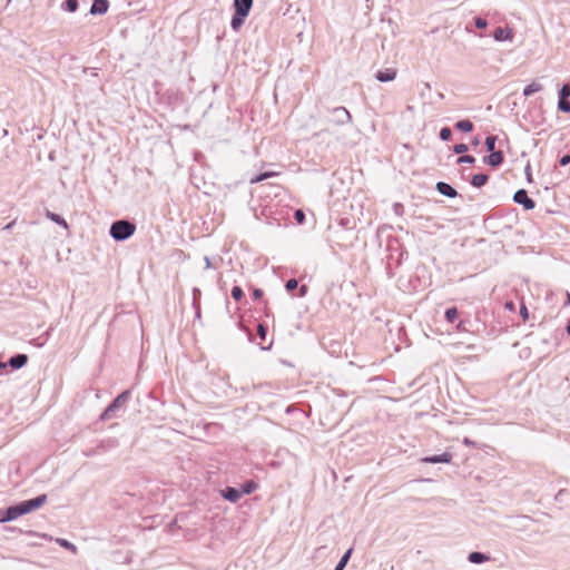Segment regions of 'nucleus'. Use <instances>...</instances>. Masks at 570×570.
<instances>
[{"label": "nucleus", "mask_w": 570, "mask_h": 570, "mask_svg": "<svg viewBox=\"0 0 570 570\" xmlns=\"http://www.w3.org/2000/svg\"><path fill=\"white\" fill-rule=\"evenodd\" d=\"M47 502V495L40 494L33 499L21 501L6 509H0V523L16 520L33 510L41 508Z\"/></svg>", "instance_id": "nucleus-1"}, {"label": "nucleus", "mask_w": 570, "mask_h": 570, "mask_svg": "<svg viewBox=\"0 0 570 570\" xmlns=\"http://www.w3.org/2000/svg\"><path fill=\"white\" fill-rule=\"evenodd\" d=\"M136 232V224L128 219H118L110 225L109 235L116 242L129 239Z\"/></svg>", "instance_id": "nucleus-2"}, {"label": "nucleus", "mask_w": 570, "mask_h": 570, "mask_svg": "<svg viewBox=\"0 0 570 570\" xmlns=\"http://www.w3.org/2000/svg\"><path fill=\"white\" fill-rule=\"evenodd\" d=\"M131 393L129 390L121 392L100 414V421H108L119 416L120 411H125L126 404L129 401Z\"/></svg>", "instance_id": "nucleus-3"}, {"label": "nucleus", "mask_w": 570, "mask_h": 570, "mask_svg": "<svg viewBox=\"0 0 570 570\" xmlns=\"http://www.w3.org/2000/svg\"><path fill=\"white\" fill-rule=\"evenodd\" d=\"M253 7V0H234V14L230 20L233 30L238 31Z\"/></svg>", "instance_id": "nucleus-4"}, {"label": "nucleus", "mask_w": 570, "mask_h": 570, "mask_svg": "<svg viewBox=\"0 0 570 570\" xmlns=\"http://www.w3.org/2000/svg\"><path fill=\"white\" fill-rule=\"evenodd\" d=\"M352 120L350 111L345 107H336L331 110L328 121L331 124L343 126Z\"/></svg>", "instance_id": "nucleus-5"}, {"label": "nucleus", "mask_w": 570, "mask_h": 570, "mask_svg": "<svg viewBox=\"0 0 570 570\" xmlns=\"http://www.w3.org/2000/svg\"><path fill=\"white\" fill-rule=\"evenodd\" d=\"M513 202L521 205L525 210H532L535 207V202L529 197L528 191L523 188L514 193Z\"/></svg>", "instance_id": "nucleus-6"}, {"label": "nucleus", "mask_w": 570, "mask_h": 570, "mask_svg": "<svg viewBox=\"0 0 570 570\" xmlns=\"http://www.w3.org/2000/svg\"><path fill=\"white\" fill-rule=\"evenodd\" d=\"M453 459V454L450 452H443L442 454L429 455L421 459L423 463L436 464V463H450Z\"/></svg>", "instance_id": "nucleus-7"}, {"label": "nucleus", "mask_w": 570, "mask_h": 570, "mask_svg": "<svg viewBox=\"0 0 570 570\" xmlns=\"http://www.w3.org/2000/svg\"><path fill=\"white\" fill-rule=\"evenodd\" d=\"M489 153H490V155H488L483 158V161L487 165H489L490 167L497 168L503 164L504 156L501 150H493V151H489Z\"/></svg>", "instance_id": "nucleus-8"}, {"label": "nucleus", "mask_w": 570, "mask_h": 570, "mask_svg": "<svg viewBox=\"0 0 570 570\" xmlns=\"http://www.w3.org/2000/svg\"><path fill=\"white\" fill-rule=\"evenodd\" d=\"M109 1L108 0H92V4L90 7L89 13L92 16H101L108 11Z\"/></svg>", "instance_id": "nucleus-9"}, {"label": "nucleus", "mask_w": 570, "mask_h": 570, "mask_svg": "<svg viewBox=\"0 0 570 570\" xmlns=\"http://www.w3.org/2000/svg\"><path fill=\"white\" fill-rule=\"evenodd\" d=\"M493 38L495 41H512L513 39V31L510 28H502L498 27L495 28L493 32Z\"/></svg>", "instance_id": "nucleus-10"}, {"label": "nucleus", "mask_w": 570, "mask_h": 570, "mask_svg": "<svg viewBox=\"0 0 570 570\" xmlns=\"http://www.w3.org/2000/svg\"><path fill=\"white\" fill-rule=\"evenodd\" d=\"M435 189L443 196L449 198H455L459 194L455 188L445 181L436 183Z\"/></svg>", "instance_id": "nucleus-11"}, {"label": "nucleus", "mask_w": 570, "mask_h": 570, "mask_svg": "<svg viewBox=\"0 0 570 570\" xmlns=\"http://www.w3.org/2000/svg\"><path fill=\"white\" fill-rule=\"evenodd\" d=\"M222 497L232 503H236L240 499L242 492L236 488L226 487L222 490Z\"/></svg>", "instance_id": "nucleus-12"}, {"label": "nucleus", "mask_w": 570, "mask_h": 570, "mask_svg": "<svg viewBox=\"0 0 570 570\" xmlns=\"http://www.w3.org/2000/svg\"><path fill=\"white\" fill-rule=\"evenodd\" d=\"M27 363L28 355L22 353L11 356L8 361V365H10L13 370H19L23 367Z\"/></svg>", "instance_id": "nucleus-13"}, {"label": "nucleus", "mask_w": 570, "mask_h": 570, "mask_svg": "<svg viewBox=\"0 0 570 570\" xmlns=\"http://www.w3.org/2000/svg\"><path fill=\"white\" fill-rule=\"evenodd\" d=\"M396 77V70L393 68H387L385 70H380L376 72L375 78L380 82H389L394 80Z\"/></svg>", "instance_id": "nucleus-14"}, {"label": "nucleus", "mask_w": 570, "mask_h": 570, "mask_svg": "<svg viewBox=\"0 0 570 570\" xmlns=\"http://www.w3.org/2000/svg\"><path fill=\"white\" fill-rule=\"evenodd\" d=\"M468 560L474 564H481L490 560V557L483 552L473 551L469 553Z\"/></svg>", "instance_id": "nucleus-15"}, {"label": "nucleus", "mask_w": 570, "mask_h": 570, "mask_svg": "<svg viewBox=\"0 0 570 570\" xmlns=\"http://www.w3.org/2000/svg\"><path fill=\"white\" fill-rule=\"evenodd\" d=\"M45 215L48 219H50L51 222L56 223L57 225L63 227L65 229L69 228V225L66 222V219L62 216H60L59 214H56V213L47 209Z\"/></svg>", "instance_id": "nucleus-16"}, {"label": "nucleus", "mask_w": 570, "mask_h": 570, "mask_svg": "<svg viewBox=\"0 0 570 570\" xmlns=\"http://www.w3.org/2000/svg\"><path fill=\"white\" fill-rule=\"evenodd\" d=\"M489 180V176L487 174H475L471 178V185L475 188L483 187Z\"/></svg>", "instance_id": "nucleus-17"}, {"label": "nucleus", "mask_w": 570, "mask_h": 570, "mask_svg": "<svg viewBox=\"0 0 570 570\" xmlns=\"http://www.w3.org/2000/svg\"><path fill=\"white\" fill-rule=\"evenodd\" d=\"M542 90V85L537 82V81H532L530 85H528L524 89H523V96L524 97H529L535 92H539Z\"/></svg>", "instance_id": "nucleus-18"}, {"label": "nucleus", "mask_w": 570, "mask_h": 570, "mask_svg": "<svg viewBox=\"0 0 570 570\" xmlns=\"http://www.w3.org/2000/svg\"><path fill=\"white\" fill-rule=\"evenodd\" d=\"M277 175H278V173H276V171H264V173H262L259 175H256V176L252 177L249 179V183L250 184H257V183H261V181H263L265 179H268L271 177H275Z\"/></svg>", "instance_id": "nucleus-19"}, {"label": "nucleus", "mask_w": 570, "mask_h": 570, "mask_svg": "<svg viewBox=\"0 0 570 570\" xmlns=\"http://www.w3.org/2000/svg\"><path fill=\"white\" fill-rule=\"evenodd\" d=\"M352 551L353 549L350 548L348 550H346L344 552V554L341 557L338 563L336 564V567L334 568V570H344V568L346 567L347 562L350 561V558L352 556Z\"/></svg>", "instance_id": "nucleus-20"}, {"label": "nucleus", "mask_w": 570, "mask_h": 570, "mask_svg": "<svg viewBox=\"0 0 570 570\" xmlns=\"http://www.w3.org/2000/svg\"><path fill=\"white\" fill-rule=\"evenodd\" d=\"M79 7L78 0H65L61 3V9L67 12H76Z\"/></svg>", "instance_id": "nucleus-21"}, {"label": "nucleus", "mask_w": 570, "mask_h": 570, "mask_svg": "<svg viewBox=\"0 0 570 570\" xmlns=\"http://www.w3.org/2000/svg\"><path fill=\"white\" fill-rule=\"evenodd\" d=\"M455 128L463 132H470L473 130V124L468 119H463V120H459L455 124Z\"/></svg>", "instance_id": "nucleus-22"}, {"label": "nucleus", "mask_w": 570, "mask_h": 570, "mask_svg": "<svg viewBox=\"0 0 570 570\" xmlns=\"http://www.w3.org/2000/svg\"><path fill=\"white\" fill-rule=\"evenodd\" d=\"M56 542H57L60 547H62V548H65V549L69 550L70 552H72L73 554H76V553H77V547H76L72 542L68 541L67 539L57 538V539H56Z\"/></svg>", "instance_id": "nucleus-23"}, {"label": "nucleus", "mask_w": 570, "mask_h": 570, "mask_svg": "<svg viewBox=\"0 0 570 570\" xmlns=\"http://www.w3.org/2000/svg\"><path fill=\"white\" fill-rule=\"evenodd\" d=\"M257 487L258 484L255 481L249 480L242 485L240 492L242 494H250L257 489Z\"/></svg>", "instance_id": "nucleus-24"}, {"label": "nucleus", "mask_w": 570, "mask_h": 570, "mask_svg": "<svg viewBox=\"0 0 570 570\" xmlns=\"http://www.w3.org/2000/svg\"><path fill=\"white\" fill-rule=\"evenodd\" d=\"M459 312L456 307H450L445 311L444 317L446 322L454 323V321L458 318Z\"/></svg>", "instance_id": "nucleus-25"}, {"label": "nucleus", "mask_w": 570, "mask_h": 570, "mask_svg": "<svg viewBox=\"0 0 570 570\" xmlns=\"http://www.w3.org/2000/svg\"><path fill=\"white\" fill-rule=\"evenodd\" d=\"M497 136L490 135L485 138L484 145L488 151L495 150Z\"/></svg>", "instance_id": "nucleus-26"}, {"label": "nucleus", "mask_w": 570, "mask_h": 570, "mask_svg": "<svg viewBox=\"0 0 570 570\" xmlns=\"http://www.w3.org/2000/svg\"><path fill=\"white\" fill-rule=\"evenodd\" d=\"M570 97V85L564 83L559 90V100H566Z\"/></svg>", "instance_id": "nucleus-27"}, {"label": "nucleus", "mask_w": 570, "mask_h": 570, "mask_svg": "<svg viewBox=\"0 0 570 570\" xmlns=\"http://www.w3.org/2000/svg\"><path fill=\"white\" fill-rule=\"evenodd\" d=\"M439 136L442 141H449L452 137L451 128L450 127L441 128Z\"/></svg>", "instance_id": "nucleus-28"}, {"label": "nucleus", "mask_w": 570, "mask_h": 570, "mask_svg": "<svg viewBox=\"0 0 570 570\" xmlns=\"http://www.w3.org/2000/svg\"><path fill=\"white\" fill-rule=\"evenodd\" d=\"M230 294H232V297L235 301H240L244 297V292H243L240 286H234L232 288V293Z\"/></svg>", "instance_id": "nucleus-29"}, {"label": "nucleus", "mask_w": 570, "mask_h": 570, "mask_svg": "<svg viewBox=\"0 0 570 570\" xmlns=\"http://www.w3.org/2000/svg\"><path fill=\"white\" fill-rule=\"evenodd\" d=\"M458 164H474L475 163V158L471 155H461L458 160H456Z\"/></svg>", "instance_id": "nucleus-30"}, {"label": "nucleus", "mask_w": 570, "mask_h": 570, "mask_svg": "<svg viewBox=\"0 0 570 570\" xmlns=\"http://www.w3.org/2000/svg\"><path fill=\"white\" fill-rule=\"evenodd\" d=\"M469 150V147L466 144H456L453 146V153L456 155H463Z\"/></svg>", "instance_id": "nucleus-31"}, {"label": "nucleus", "mask_w": 570, "mask_h": 570, "mask_svg": "<svg viewBox=\"0 0 570 570\" xmlns=\"http://www.w3.org/2000/svg\"><path fill=\"white\" fill-rule=\"evenodd\" d=\"M298 287V281L296 278H289L285 283V288L287 292H293Z\"/></svg>", "instance_id": "nucleus-32"}, {"label": "nucleus", "mask_w": 570, "mask_h": 570, "mask_svg": "<svg viewBox=\"0 0 570 570\" xmlns=\"http://www.w3.org/2000/svg\"><path fill=\"white\" fill-rule=\"evenodd\" d=\"M558 109L562 112H570V101L568 99L566 100H559L558 101Z\"/></svg>", "instance_id": "nucleus-33"}, {"label": "nucleus", "mask_w": 570, "mask_h": 570, "mask_svg": "<svg viewBox=\"0 0 570 570\" xmlns=\"http://www.w3.org/2000/svg\"><path fill=\"white\" fill-rule=\"evenodd\" d=\"M474 24L478 29H484L488 26V21L482 17H475Z\"/></svg>", "instance_id": "nucleus-34"}, {"label": "nucleus", "mask_w": 570, "mask_h": 570, "mask_svg": "<svg viewBox=\"0 0 570 570\" xmlns=\"http://www.w3.org/2000/svg\"><path fill=\"white\" fill-rule=\"evenodd\" d=\"M294 218L298 224H303L305 222V214L302 209H296L294 212Z\"/></svg>", "instance_id": "nucleus-35"}, {"label": "nucleus", "mask_w": 570, "mask_h": 570, "mask_svg": "<svg viewBox=\"0 0 570 570\" xmlns=\"http://www.w3.org/2000/svg\"><path fill=\"white\" fill-rule=\"evenodd\" d=\"M257 334H258V336L261 337V340H263V341H264V340H265V337H266V334H267V328H266V326H265V325H263V324H258V325H257Z\"/></svg>", "instance_id": "nucleus-36"}, {"label": "nucleus", "mask_w": 570, "mask_h": 570, "mask_svg": "<svg viewBox=\"0 0 570 570\" xmlns=\"http://www.w3.org/2000/svg\"><path fill=\"white\" fill-rule=\"evenodd\" d=\"M200 289L197 288V287H194L193 288V304H200L199 299H200Z\"/></svg>", "instance_id": "nucleus-37"}, {"label": "nucleus", "mask_w": 570, "mask_h": 570, "mask_svg": "<svg viewBox=\"0 0 570 570\" xmlns=\"http://www.w3.org/2000/svg\"><path fill=\"white\" fill-rule=\"evenodd\" d=\"M559 164L561 166H567L570 164V154H566L563 155L560 159H559Z\"/></svg>", "instance_id": "nucleus-38"}, {"label": "nucleus", "mask_w": 570, "mask_h": 570, "mask_svg": "<svg viewBox=\"0 0 570 570\" xmlns=\"http://www.w3.org/2000/svg\"><path fill=\"white\" fill-rule=\"evenodd\" d=\"M393 209H394V213H395L396 215H402V213H403V205H402V204H400V203H395V204L393 205Z\"/></svg>", "instance_id": "nucleus-39"}, {"label": "nucleus", "mask_w": 570, "mask_h": 570, "mask_svg": "<svg viewBox=\"0 0 570 570\" xmlns=\"http://www.w3.org/2000/svg\"><path fill=\"white\" fill-rule=\"evenodd\" d=\"M263 294H264V293H263V291H262L261 288H255V289L253 291V297H254V299H257V301H258V299H261V298L263 297Z\"/></svg>", "instance_id": "nucleus-40"}, {"label": "nucleus", "mask_w": 570, "mask_h": 570, "mask_svg": "<svg viewBox=\"0 0 570 570\" xmlns=\"http://www.w3.org/2000/svg\"><path fill=\"white\" fill-rule=\"evenodd\" d=\"M524 173H525V176H527V180L529 183H531L532 181V173H531V167H530L529 164L527 165V167L524 169Z\"/></svg>", "instance_id": "nucleus-41"}, {"label": "nucleus", "mask_w": 570, "mask_h": 570, "mask_svg": "<svg viewBox=\"0 0 570 570\" xmlns=\"http://www.w3.org/2000/svg\"><path fill=\"white\" fill-rule=\"evenodd\" d=\"M308 292V287L307 285H302L299 287V293H298V297H304Z\"/></svg>", "instance_id": "nucleus-42"}, {"label": "nucleus", "mask_w": 570, "mask_h": 570, "mask_svg": "<svg viewBox=\"0 0 570 570\" xmlns=\"http://www.w3.org/2000/svg\"><path fill=\"white\" fill-rule=\"evenodd\" d=\"M193 307L195 309V317L200 318V304H193Z\"/></svg>", "instance_id": "nucleus-43"}, {"label": "nucleus", "mask_w": 570, "mask_h": 570, "mask_svg": "<svg viewBox=\"0 0 570 570\" xmlns=\"http://www.w3.org/2000/svg\"><path fill=\"white\" fill-rule=\"evenodd\" d=\"M31 344H33L37 347H41L45 344V341H41V338L38 337V338L32 340Z\"/></svg>", "instance_id": "nucleus-44"}, {"label": "nucleus", "mask_w": 570, "mask_h": 570, "mask_svg": "<svg viewBox=\"0 0 570 570\" xmlns=\"http://www.w3.org/2000/svg\"><path fill=\"white\" fill-rule=\"evenodd\" d=\"M520 314L522 315L523 320L528 318V309L524 305L521 306Z\"/></svg>", "instance_id": "nucleus-45"}, {"label": "nucleus", "mask_w": 570, "mask_h": 570, "mask_svg": "<svg viewBox=\"0 0 570 570\" xmlns=\"http://www.w3.org/2000/svg\"><path fill=\"white\" fill-rule=\"evenodd\" d=\"M27 534H29V535H36V537H41V538H43V539H48V535H47V534H40V533H38V532H36V531H28V532H27Z\"/></svg>", "instance_id": "nucleus-46"}, {"label": "nucleus", "mask_w": 570, "mask_h": 570, "mask_svg": "<svg viewBox=\"0 0 570 570\" xmlns=\"http://www.w3.org/2000/svg\"><path fill=\"white\" fill-rule=\"evenodd\" d=\"M204 262H205V268L206 269L212 268V262H210V258L208 256L204 257Z\"/></svg>", "instance_id": "nucleus-47"}, {"label": "nucleus", "mask_w": 570, "mask_h": 570, "mask_svg": "<svg viewBox=\"0 0 570 570\" xmlns=\"http://www.w3.org/2000/svg\"><path fill=\"white\" fill-rule=\"evenodd\" d=\"M14 224H16V220H12L9 224H7L3 229L4 230H11L12 227L14 226Z\"/></svg>", "instance_id": "nucleus-48"}, {"label": "nucleus", "mask_w": 570, "mask_h": 570, "mask_svg": "<svg viewBox=\"0 0 570 570\" xmlns=\"http://www.w3.org/2000/svg\"><path fill=\"white\" fill-rule=\"evenodd\" d=\"M463 444H465V445H468V446H473V445H474V442H473V441H471L470 439L465 438V439L463 440Z\"/></svg>", "instance_id": "nucleus-49"}, {"label": "nucleus", "mask_w": 570, "mask_h": 570, "mask_svg": "<svg viewBox=\"0 0 570 570\" xmlns=\"http://www.w3.org/2000/svg\"><path fill=\"white\" fill-rule=\"evenodd\" d=\"M505 307L512 309L513 308V303L512 302L507 303Z\"/></svg>", "instance_id": "nucleus-50"}, {"label": "nucleus", "mask_w": 570, "mask_h": 570, "mask_svg": "<svg viewBox=\"0 0 570 570\" xmlns=\"http://www.w3.org/2000/svg\"><path fill=\"white\" fill-rule=\"evenodd\" d=\"M7 365H8V363H3V362L0 361V370L6 368Z\"/></svg>", "instance_id": "nucleus-51"}, {"label": "nucleus", "mask_w": 570, "mask_h": 570, "mask_svg": "<svg viewBox=\"0 0 570 570\" xmlns=\"http://www.w3.org/2000/svg\"><path fill=\"white\" fill-rule=\"evenodd\" d=\"M473 145H479V139L478 138L473 139Z\"/></svg>", "instance_id": "nucleus-52"}, {"label": "nucleus", "mask_w": 570, "mask_h": 570, "mask_svg": "<svg viewBox=\"0 0 570 570\" xmlns=\"http://www.w3.org/2000/svg\"><path fill=\"white\" fill-rule=\"evenodd\" d=\"M567 333L570 336V324L567 326Z\"/></svg>", "instance_id": "nucleus-53"}, {"label": "nucleus", "mask_w": 570, "mask_h": 570, "mask_svg": "<svg viewBox=\"0 0 570 570\" xmlns=\"http://www.w3.org/2000/svg\"><path fill=\"white\" fill-rule=\"evenodd\" d=\"M85 454H86L87 456H90V455H92V451L86 452Z\"/></svg>", "instance_id": "nucleus-54"}]
</instances>
